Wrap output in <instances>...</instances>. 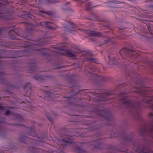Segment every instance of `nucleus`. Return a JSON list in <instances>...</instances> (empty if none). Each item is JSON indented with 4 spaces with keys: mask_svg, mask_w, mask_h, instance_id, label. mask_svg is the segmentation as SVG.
<instances>
[{
    "mask_svg": "<svg viewBox=\"0 0 153 153\" xmlns=\"http://www.w3.org/2000/svg\"><path fill=\"white\" fill-rule=\"evenodd\" d=\"M91 3H89L87 7V10H91L92 8L93 7L91 6Z\"/></svg>",
    "mask_w": 153,
    "mask_h": 153,
    "instance_id": "20e7f679",
    "label": "nucleus"
},
{
    "mask_svg": "<svg viewBox=\"0 0 153 153\" xmlns=\"http://www.w3.org/2000/svg\"><path fill=\"white\" fill-rule=\"evenodd\" d=\"M46 13L49 16H51L53 14V13L51 11H48L46 12Z\"/></svg>",
    "mask_w": 153,
    "mask_h": 153,
    "instance_id": "0eeeda50",
    "label": "nucleus"
},
{
    "mask_svg": "<svg viewBox=\"0 0 153 153\" xmlns=\"http://www.w3.org/2000/svg\"><path fill=\"white\" fill-rule=\"evenodd\" d=\"M123 102L126 105L128 106H131L133 105L132 103H131L128 100H125L124 102Z\"/></svg>",
    "mask_w": 153,
    "mask_h": 153,
    "instance_id": "f03ea898",
    "label": "nucleus"
},
{
    "mask_svg": "<svg viewBox=\"0 0 153 153\" xmlns=\"http://www.w3.org/2000/svg\"><path fill=\"white\" fill-rule=\"evenodd\" d=\"M88 61L91 62L97 63V60L96 59L94 58H90L88 59Z\"/></svg>",
    "mask_w": 153,
    "mask_h": 153,
    "instance_id": "7ed1b4c3",
    "label": "nucleus"
},
{
    "mask_svg": "<svg viewBox=\"0 0 153 153\" xmlns=\"http://www.w3.org/2000/svg\"><path fill=\"white\" fill-rule=\"evenodd\" d=\"M152 131H153V126L152 127Z\"/></svg>",
    "mask_w": 153,
    "mask_h": 153,
    "instance_id": "2eb2a0df",
    "label": "nucleus"
},
{
    "mask_svg": "<svg viewBox=\"0 0 153 153\" xmlns=\"http://www.w3.org/2000/svg\"><path fill=\"white\" fill-rule=\"evenodd\" d=\"M49 27L50 28H51V27Z\"/></svg>",
    "mask_w": 153,
    "mask_h": 153,
    "instance_id": "dca6fc26",
    "label": "nucleus"
},
{
    "mask_svg": "<svg viewBox=\"0 0 153 153\" xmlns=\"http://www.w3.org/2000/svg\"><path fill=\"white\" fill-rule=\"evenodd\" d=\"M90 33L93 36L97 37H100L102 36V34L98 32H95L91 31L90 32Z\"/></svg>",
    "mask_w": 153,
    "mask_h": 153,
    "instance_id": "f257e3e1",
    "label": "nucleus"
},
{
    "mask_svg": "<svg viewBox=\"0 0 153 153\" xmlns=\"http://www.w3.org/2000/svg\"><path fill=\"white\" fill-rule=\"evenodd\" d=\"M128 52L130 54H131L132 53V51L130 50H128Z\"/></svg>",
    "mask_w": 153,
    "mask_h": 153,
    "instance_id": "ddd939ff",
    "label": "nucleus"
},
{
    "mask_svg": "<svg viewBox=\"0 0 153 153\" xmlns=\"http://www.w3.org/2000/svg\"><path fill=\"white\" fill-rule=\"evenodd\" d=\"M140 152V153H150L151 152L149 150L144 149L143 150H141Z\"/></svg>",
    "mask_w": 153,
    "mask_h": 153,
    "instance_id": "423d86ee",
    "label": "nucleus"
},
{
    "mask_svg": "<svg viewBox=\"0 0 153 153\" xmlns=\"http://www.w3.org/2000/svg\"><path fill=\"white\" fill-rule=\"evenodd\" d=\"M149 115L151 117L153 115V114L152 113H150L149 114Z\"/></svg>",
    "mask_w": 153,
    "mask_h": 153,
    "instance_id": "f8f14e48",
    "label": "nucleus"
},
{
    "mask_svg": "<svg viewBox=\"0 0 153 153\" xmlns=\"http://www.w3.org/2000/svg\"><path fill=\"white\" fill-rule=\"evenodd\" d=\"M111 2L116 4H120L121 3V1H112Z\"/></svg>",
    "mask_w": 153,
    "mask_h": 153,
    "instance_id": "6e6552de",
    "label": "nucleus"
},
{
    "mask_svg": "<svg viewBox=\"0 0 153 153\" xmlns=\"http://www.w3.org/2000/svg\"><path fill=\"white\" fill-rule=\"evenodd\" d=\"M68 55L70 57H71L73 58H75L76 57L75 55L71 52H69L68 53Z\"/></svg>",
    "mask_w": 153,
    "mask_h": 153,
    "instance_id": "39448f33",
    "label": "nucleus"
},
{
    "mask_svg": "<svg viewBox=\"0 0 153 153\" xmlns=\"http://www.w3.org/2000/svg\"><path fill=\"white\" fill-rule=\"evenodd\" d=\"M9 113L10 111L9 110H7L6 112V114L7 115L9 114Z\"/></svg>",
    "mask_w": 153,
    "mask_h": 153,
    "instance_id": "1a4fd4ad",
    "label": "nucleus"
},
{
    "mask_svg": "<svg viewBox=\"0 0 153 153\" xmlns=\"http://www.w3.org/2000/svg\"><path fill=\"white\" fill-rule=\"evenodd\" d=\"M69 24L70 25H71L72 26H73V23L72 22H70L69 23Z\"/></svg>",
    "mask_w": 153,
    "mask_h": 153,
    "instance_id": "9d476101",
    "label": "nucleus"
},
{
    "mask_svg": "<svg viewBox=\"0 0 153 153\" xmlns=\"http://www.w3.org/2000/svg\"><path fill=\"white\" fill-rule=\"evenodd\" d=\"M57 2H58V1H53L52 3H57Z\"/></svg>",
    "mask_w": 153,
    "mask_h": 153,
    "instance_id": "9b49d317",
    "label": "nucleus"
},
{
    "mask_svg": "<svg viewBox=\"0 0 153 153\" xmlns=\"http://www.w3.org/2000/svg\"><path fill=\"white\" fill-rule=\"evenodd\" d=\"M48 119H49V120L51 121V119H50V117H48Z\"/></svg>",
    "mask_w": 153,
    "mask_h": 153,
    "instance_id": "4468645a",
    "label": "nucleus"
}]
</instances>
